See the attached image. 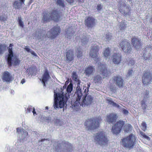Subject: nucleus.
Returning <instances> with one entry per match:
<instances>
[{"label": "nucleus", "mask_w": 152, "mask_h": 152, "mask_svg": "<svg viewBox=\"0 0 152 152\" xmlns=\"http://www.w3.org/2000/svg\"><path fill=\"white\" fill-rule=\"evenodd\" d=\"M112 36L111 35V34L108 33L106 34L105 36L106 41L109 42L112 39Z\"/></svg>", "instance_id": "37"}, {"label": "nucleus", "mask_w": 152, "mask_h": 152, "mask_svg": "<svg viewBox=\"0 0 152 152\" xmlns=\"http://www.w3.org/2000/svg\"><path fill=\"white\" fill-rule=\"evenodd\" d=\"M94 139L101 145H105L108 143V140L103 131L98 132L95 135Z\"/></svg>", "instance_id": "7"}, {"label": "nucleus", "mask_w": 152, "mask_h": 152, "mask_svg": "<svg viewBox=\"0 0 152 152\" xmlns=\"http://www.w3.org/2000/svg\"><path fill=\"white\" fill-rule=\"evenodd\" d=\"M76 54L78 58H80L82 56V52L80 50H78L76 52Z\"/></svg>", "instance_id": "43"}, {"label": "nucleus", "mask_w": 152, "mask_h": 152, "mask_svg": "<svg viewBox=\"0 0 152 152\" xmlns=\"http://www.w3.org/2000/svg\"><path fill=\"white\" fill-rule=\"evenodd\" d=\"M79 2H83L84 1V0H78Z\"/></svg>", "instance_id": "61"}, {"label": "nucleus", "mask_w": 152, "mask_h": 152, "mask_svg": "<svg viewBox=\"0 0 152 152\" xmlns=\"http://www.w3.org/2000/svg\"><path fill=\"white\" fill-rule=\"evenodd\" d=\"M80 82L79 81L78 82L76 91L74 95V96L76 99L75 103V104L81 99L83 95V91L80 86Z\"/></svg>", "instance_id": "14"}, {"label": "nucleus", "mask_w": 152, "mask_h": 152, "mask_svg": "<svg viewBox=\"0 0 152 152\" xmlns=\"http://www.w3.org/2000/svg\"><path fill=\"white\" fill-rule=\"evenodd\" d=\"M85 24L88 28H92L96 25V20L92 17H88L85 20Z\"/></svg>", "instance_id": "16"}, {"label": "nucleus", "mask_w": 152, "mask_h": 152, "mask_svg": "<svg viewBox=\"0 0 152 152\" xmlns=\"http://www.w3.org/2000/svg\"><path fill=\"white\" fill-rule=\"evenodd\" d=\"M110 89L111 91H112L113 92L114 91L116 90V88H113V87H112V86H110Z\"/></svg>", "instance_id": "50"}, {"label": "nucleus", "mask_w": 152, "mask_h": 152, "mask_svg": "<svg viewBox=\"0 0 152 152\" xmlns=\"http://www.w3.org/2000/svg\"><path fill=\"white\" fill-rule=\"evenodd\" d=\"M123 113L125 115H128L129 113L128 111L126 109H124L123 110Z\"/></svg>", "instance_id": "47"}, {"label": "nucleus", "mask_w": 152, "mask_h": 152, "mask_svg": "<svg viewBox=\"0 0 152 152\" xmlns=\"http://www.w3.org/2000/svg\"><path fill=\"white\" fill-rule=\"evenodd\" d=\"M57 9H55L49 13L45 12L43 13L42 20L44 21H49L50 20L56 21L57 19Z\"/></svg>", "instance_id": "9"}, {"label": "nucleus", "mask_w": 152, "mask_h": 152, "mask_svg": "<svg viewBox=\"0 0 152 152\" xmlns=\"http://www.w3.org/2000/svg\"><path fill=\"white\" fill-rule=\"evenodd\" d=\"M32 112L33 113V115L34 116H35L36 115H37V113H36V112L35 111L34 108L33 109V110L32 111Z\"/></svg>", "instance_id": "55"}, {"label": "nucleus", "mask_w": 152, "mask_h": 152, "mask_svg": "<svg viewBox=\"0 0 152 152\" xmlns=\"http://www.w3.org/2000/svg\"><path fill=\"white\" fill-rule=\"evenodd\" d=\"M113 80L118 86L119 87H122L123 86L124 80L121 77L118 75L114 76Z\"/></svg>", "instance_id": "20"}, {"label": "nucleus", "mask_w": 152, "mask_h": 152, "mask_svg": "<svg viewBox=\"0 0 152 152\" xmlns=\"http://www.w3.org/2000/svg\"><path fill=\"white\" fill-rule=\"evenodd\" d=\"M50 78V77L48 70H46L45 71L41 79H40V80L42 81L43 85L45 86V83H47Z\"/></svg>", "instance_id": "26"}, {"label": "nucleus", "mask_w": 152, "mask_h": 152, "mask_svg": "<svg viewBox=\"0 0 152 152\" xmlns=\"http://www.w3.org/2000/svg\"><path fill=\"white\" fill-rule=\"evenodd\" d=\"M104 76L102 77L100 75H97L94 76L93 79L94 82L96 84H100L102 83L103 79L108 76L110 72L108 71L105 67V64H102L100 63L98 66Z\"/></svg>", "instance_id": "5"}, {"label": "nucleus", "mask_w": 152, "mask_h": 152, "mask_svg": "<svg viewBox=\"0 0 152 152\" xmlns=\"http://www.w3.org/2000/svg\"><path fill=\"white\" fill-rule=\"evenodd\" d=\"M18 22L20 26L21 27H23L24 26L23 23L21 18H18Z\"/></svg>", "instance_id": "41"}, {"label": "nucleus", "mask_w": 152, "mask_h": 152, "mask_svg": "<svg viewBox=\"0 0 152 152\" xmlns=\"http://www.w3.org/2000/svg\"><path fill=\"white\" fill-rule=\"evenodd\" d=\"M119 47L122 48L124 52L130 53L132 50L131 45L130 43L126 40L121 41L119 44Z\"/></svg>", "instance_id": "10"}, {"label": "nucleus", "mask_w": 152, "mask_h": 152, "mask_svg": "<svg viewBox=\"0 0 152 152\" xmlns=\"http://www.w3.org/2000/svg\"><path fill=\"white\" fill-rule=\"evenodd\" d=\"M2 50L1 48V46L0 45V54H1L2 53Z\"/></svg>", "instance_id": "58"}, {"label": "nucleus", "mask_w": 152, "mask_h": 152, "mask_svg": "<svg viewBox=\"0 0 152 152\" xmlns=\"http://www.w3.org/2000/svg\"><path fill=\"white\" fill-rule=\"evenodd\" d=\"M73 89V85L70 83L67 86L66 89V93H65V96H66V94H68V96H69V94L71 93Z\"/></svg>", "instance_id": "29"}, {"label": "nucleus", "mask_w": 152, "mask_h": 152, "mask_svg": "<svg viewBox=\"0 0 152 152\" xmlns=\"http://www.w3.org/2000/svg\"><path fill=\"white\" fill-rule=\"evenodd\" d=\"M140 133L142 138L146 139L148 140H150V138L148 136L145 135V133L141 131L140 132Z\"/></svg>", "instance_id": "35"}, {"label": "nucleus", "mask_w": 152, "mask_h": 152, "mask_svg": "<svg viewBox=\"0 0 152 152\" xmlns=\"http://www.w3.org/2000/svg\"><path fill=\"white\" fill-rule=\"evenodd\" d=\"M136 141V137L133 134H131L121 139V144L126 148L131 149L134 146Z\"/></svg>", "instance_id": "4"}, {"label": "nucleus", "mask_w": 152, "mask_h": 152, "mask_svg": "<svg viewBox=\"0 0 152 152\" xmlns=\"http://www.w3.org/2000/svg\"><path fill=\"white\" fill-rule=\"evenodd\" d=\"M152 81V75L148 70L144 71L142 77V82L144 85H148Z\"/></svg>", "instance_id": "13"}, {"label": "nucleus", "mask_w": 152, "mask_h": 152, "mask_svg": "<svg viewBox=\"0 0 152 152\" xmlns=\"http://www.w3.org/2000/svg\"><path fill=\"white\" fill-rule=\"evenodd\" d=\"M102 8V6L101 4H99L97 5V9L98 10H101Z\"/></svg>", "instance_id": "48"}, {"label": "nucleus", "mask_w": 152, "mask_h": 152, "mask_svg": "<svg viewBox=\"0 0 152 152\" xmlns=\"http://www.w3.org/2000/svg\"><path fill=\"white\" fill-rule=\"evenodd\" d=\"M118 117L116 114L111 113L107 115L106 119L109 123H113L115 121Z\"/></svg>", "instance_id": "19"}, {"label": "nucleus", "mask_w": 152, "mask_h": 152, "mask_svg": "<svg viewBox=\"0 0 152 152\" xmlns=\"http://www.w3.org/2000/svg\"><path fill=\"white\" fill-rule=\"evenodd\" d=\"M54 98L53 104V107L54 109L56 110L57 108V92L56 90L54 91Z\"/></svg>", "instance_id": "28"}, {"label": "nucleus", "mask_w": 152, "mask_h": 152, "mask_svg": "<svg viewBox=\"0 0 152 152\" xmlns=\"http://www.w3.org/2000/svg\"><path fill=\"white\" fill-rule=\"evenodd\" d=\"M113 61L115 64H119L121 59L122 56L119 53H114L113 56Z\"/></svg>", "instance_id": "25"}, {"label": "nucleus", "mask_w": 152, "mask_h": 152, "mask_svg": "<svg viewBox=\"0 0 152 152\" xmlns=\"http://www.w3.org/2000/svg\"><path fill=\"white\" fill-rule=\"evenodd\" d=\"M88 89V88H86V87H84L83 88V90H85L83 93V97L81 99L82 101L80 102V99L76 104H75V102L74 103L75 107H79V105H80L83 107H85L86 106L90 105L92 103L94 98L91 95H88V92L89 91Z\"/></svg>", "instance_id": "1"}, {"label": "nucleus", "mask_w": 152, "mask_h": 152, "mask_svg": "<svg viewBox=\"0 0 152 152\" xmlns=\"http://www.w3.org/2000/svg\"><path fill=\"white\" fill-rule=\"evenodd\" d=\"M99 50V47L98 45L93 46L91 47L89 53L91 57L94 58L96 62L99 61V58L98 57Z\"/></svg>", "instance_id": "12"}, {"label": "nucleus", "mask_w": 152, "mask_h": 152, "mask_svg": "<svg viewBox=\"0 0 152 152\" xmlns=\"http://www.w3.org/2000/svg\"><path fill=\"white\" fill-rule=\"evenodd\" d=\"M54 1L56 2V4L57 3V0H53Z\"/></svg>", "instance_id": "62"}, {"label": "nucleus", "mask_w": 152, "mask_h": 152, "mask_svg": "<svg viewBox=\"0 0 152 152\" xmlns=\"http://www.w3.org/2000/svg\"><path fill=\"white\" fill-rule=\"evenodd\" d=\"M148 94H149V91H148L147 92H146V94H145V96H148Z\"/></svg>", "instance_id": "60"}, {"label": "nucleus", "mask_w": 152, "mask_h": 152, "mask_svg": "<svg viewBox=\"0 0 152 152\" xmlns=\"http://www.w3.org/2000/svg\"><path fill=\"white\" fill-rule=\"evenodd\" d=\"M142 129L144 131H145L147 129V125L145 122H143L141 124Z\"/></svg>", "instance_id": "38"}, {"label": "nucleus", "mask_w": 152, "mask_h": 152, "mask_svg": "<svg viewBox=\"0 0 152 152\" xmlns=\"http://www.w3.org/2000/svg\"><path fill=\"white\" fill-rule=\"evenodd\" d=\"M143 57L145 60L149 59L151 57L150 55L152 53V46H147L144 50Z\"/></svg>", "instance_id": "17"}, {"label": "nucleus", "mask_w": 152, "mask_h": 152, "mask_svg": "<svg viewBox=\"0 0 152 152\" xmlns=\"http://www.w3.org/2000/svg\"><path fill=\"white\" fill-rule=\"evenodd\" d=\"M25 80H26L25 79H23L21 81V83H22V84H23L25 82Z\"/></svg>", "instance_id": "56"}, {"label": "nucleus", "mask_w": 152, "mask_h": 152, "mask_svg": "<svg viewBox=\"0 0 152 152\" xmlns=\"http://www.w3.org/2000/svg\"><path fill=\"white\" fill-rule=\"evenodd\" d=\"M17 131L18 134L19 138L23 142L27 140L28 133L24 129L21 128H17Z\"/></svg>", "instance_id": "15"}, {"label": "nucleus", "mask_w": 152, "mask_h": 152, "mask_svg": "<svg viewBox=\"0 0 152 152\" xmlns=\"http://www.w3.org/2000/svg\"><path fill=\"white\" fill-rule=\"evenodd\" d=\"M57 121H58V122L59 121V120L58 119Z\"/></svg>", "instance_id": "64"}, {"label": "nucleus", "mask_w": 152, "mask_h": 152, "mask_svg": "<svg viewBox=\"0 0 152 152\" xmlns=\"http://www.w3.org/2000/svg\"><path fill=\"white\" fill-rule=\"evenodd\" d=\"M125 121L123 120H119L116 122L114 125L112 126L113 132L116 134H118L121 132L123 126L125 132H128L132 129V127L129 124H126L125 125Z\"/></svg>", "instance_id": "2"}, {"label": "nucleus", "mask_w": 152, "mask_h": 152, "mask_svg": "<svg viewBox=\"0 0 152 152\" xmlns=\"http://www.w3.org/2000/svg\"><path fill=\"white\" fill-rule=\"evenodd\" d=\"M60 28L59 27H58V35L59 33H60Z\"/></svg>", "instance_id": "57"}, {"label": "nucleus", "mask_w": 152, "mask_h": 152, "mask_svg": "<svg viewBox=\"0 0 152 152\" xmlns=\"http://www.w3.org/2000/svg\"><path fill=\"white\" fill-rule=\"evenodd\" d=\"M13 44H10L8 48L9 54L8 55L7 61L9 66H11L12 65H18L20 63V61L16 57H13L12 51Z\"/></svg>", "instance_id": "6"}, {"label": "nucleus", "mask_w": 152, "mask_h": 152, "mask_svg": "<svg viewBox=\"0 0 152 152\" xmlns=\"http://www.w3.org/2000/svg\"><path fill=\"white\" fill-rule=\"evenodd\" d=\"M141 106L142 107V109L144 110H145L146 109L147 105L145 103V102L142 100L141 102Z\"/></svg>", "instance_id": "42"}, {"label": "nucleus", "mask_w": 152, "mask_h": 152, "mask_svg": "<svg viewBox=\"0 0 152 152\" xmlns=\"http://www.w3.org/2000/svg\"><path fill=\"white\" fill-rule=\"evenodd\" d=\"M107 101L110 104H112L113 106H115V107H117L118 108H119L120 107V106L119 105L117 104L116 103L114 102L113 101L110 100V99H108L107 100Z\"/></svg>", "instance_id": "34"}, {"label": "nucleus", "mask_w": 152, "mask_h": 152, "mask_svg": "<svg viewBox=\"0 0 152 152\" xmlns=\"http://www.w3.org/2000/svg\"><path fill=\"white\" fill-rule=\"evenodd\" d=\"M74 59L73 51L72 50H69L66 53V60L68 63L73 61Z\"/></svg>", "instance_id": "24"}, {"label": "nucleus", "mask_w": 152, "mask_h": 152, "mask_svg": "<svg viewBox=\"0 0 152 152\" xmlns=\"http://www.w3.org/2000/svg\"><path fill=\"white\" fill-rule=\"evenodd\" d=\"M72 77L75 80H76L77 78V75L76 72H73L72 73Z\"/></svg>", "instance_id": "44"}, {"label": "nucleus", "mask_w": 152, "mask_h": 152, "mask_svg": "<svg viewBox=\"0 0 152 152\" xmlns=\"http://www.w3.org/2000/svg\"><path fill=\"white\" fill-rule=\"evenodd\" d=\"M58 4L63 7H64L65 6L64 1L62 0H58Z\"/></svg>", "instance_id": "39"}, {"label": "nucleus", "mask_w": 152, "mask_h": 152, "mask_svg": "<svg viewBox=\"0 0 152 152\" xmlns=\"http://www.w3.org/2000/svg\"><path fill=\"white\" fill-rule=\"evenodd\" d=\"M129 64H130L131 65H133L135 63L134 61L132 60V59H131L129 60Z\"/></svg>", "instance_id": "46"}, {"label": "nucleus", "mask_w": 152, "mask_h": 152, "mask_svg": "<svg viewBox=\"0 0 152 152\" xmlns=\"http://www.w3.org/2000/svg\"><path fill=\"white\" fill-rule=\"evenodd\" d=\"M0 20L5 22L6 21V19L4 16H0Z\"/></svg>", "instance_id": "45"}, {"label": "nucleus", "mask_w": 152, "mask_h": 152, "mask_svg": "<svg viewBox=\"0 0 152 152\" xmlns=\"http://www.w3.org/2000/svg\"><path fill=\"white\" fill-rule=\"evenodd\" d=\"M14 79L12 75L7 71H5L3 74L2 79L4 82L7 83H10Z\"/></svg>", "instance_id": "18"}, {"label": "nucleus", "mask_w": 152, "mask_h": 152, "mask_svg": "<svg viewBox=\"0 0 152 152\" xmlns=\"http://www.w3.org/2000/svg\"><path fill=\"white\" fill-rule=\"evenodd\" d=\"M68 2L71 4L73 3L74 2V0H66Z\"/></svg>", "instance_id": "52"}, {"label": "nucleus", "mask_w": 152, "mask_h": 152, "mask_svg": "<svg viewBox=\"0 0 152 152\" xmlns=\"http://www.w3.org/2000/svg\"><path fill=\"white\" fill-rule=\"evenodd\" d=\"M102 120L101 117L99 116L91 118L85 121L84 125L88 130L95 129L99 127Z\"/></svg>", "instance_id": "3"}, {"label": "nucleus", "mask_w": 152, "mask_h": 152, "mask_svg": "<svg viewBox=\"0 0 152 152\" xmlns=\"http://www.w3.org/2000/svg\"><path fill=\"white\" fill-rule=\"evenodd\" d=\"M41 35L40 34H38V37H37V38L38 39H43L41 37Z\"/></svg>", "instance_id": "51"}, {"label": "nucleus", "mask_w": 152, "mask_h": 152, "mask_svg": "<svg viewBox=\"0 0 152 152\" xmlns=\"http://www.w3.org/2000/svg\"><path fill=\"white\" fill-rule=\"evenodd\" d=\"M25 50H26V51L27 52L30 53L32 50L30 48H29L27 47H26L24 48Z\"/></svg>", "instance_id": "49"}, {"label": "nucleus", "mask_w": 152, "mask_h": 152, "mask_svg": "<svg viewBox=\"0 0 152 152\" xmlns=\"http://www.w3.org/2000/svg\"><path fill=\"white\" fill-rule=\"evenodd\" d=\"M118 6V9L121 13L125 16L130 15L131 8L130 7H126V4L124 2L122 1H119Z\"/></svg>", "instance_id": "8"}, {"label": "nucleus", "mask_w": 152, "mask_h": 152, "mask_svg": "<svg viewBox=\"0 0 152 152\" xmlns=\"http://www.w3.org/2000/svg\"><path fill=\"white\" fill-rule=\"evenodd\" d=\"M132 72L133 71L132 70H129L128 73L129 75H131L132 74Z\"/></svg>", "instance_id": "54"}, {"label": "nucleus", "mask_w": 152, "mask_h": 152, "mask_svg": "<svg viewBox=\"0 0 152 152\" xmlns=\"http://www.w3.org/2000/svg\"><path fill=\"white\" fill-rule=\"evenodd\" d=\"M95 71V68L93 66L89 65L86 67L84 72L86 76H89L93 75Z\"/></svg>", "instance_id": "23"}, {"label": "nucleus", "mask_w": 152, "mask_h": 152, "mask_svg": "<svg viewBox=\"0 0 152 152\" xmlns=\"http://www.w3.org/2000/svg\"><path fill=\"white\" fill-rule=\"evenodd\" d=\"M45 140V139H42L41 140H39V142H43Z\"/></svg>", "instance_id": "59"}, {"label": "nucleus", "mask_w": 152, "mask_h": 152, "mask_svg": "<svg viewBox=\"0 0 152 152\" xmlns=\"http://www.w3.org/2000/svg\"><path fill=\"white\" fill-rule=\"evenodd\" d=\"M25 0H15L13 3V7L14 8L20 9L23 4H24Z\"/></svg>", "instance_id": "27"}, {"label": "nucleus", "mask_w": 152, "mask_h": 152, "mask_svg": "<svg viewBox=\"0 0 152 152\" xmlns=\"http://www.w3.org/2000/svg\"><path fill=\"white\" fill-rule=\"evenodd\" d=\"M131 41L132 44L136 49L140 48L141 46V40L134 37L132 38Z\"/></svg>", "instance_id": "21"}, {"label": "nucleus", "mask_w": 152, "mask_h": 152, "mask_svg": "<svg viewBox=\"0 0 152 152\" xmlns=\"http://www.w3.org/2000/svg\"><path fill=\"white\" fill-rule=\"evenodd\" d=\"M88 39L87 37L86 36H85L84 35H83V36H82L81 39V42L84 44H85L87 43L88 41Z\"/></svg>", "instance_id": "33"}, {"label": "nucleus", "mask_w": 152, "mask_h": 152, "mask_svg": "<svg viewBox=\"0 0 152 152\" xmlns=\"http://www.w3.org/2000/svg\"><path fill=\"white\" fill-rule=\"evenodd\" d=\"M68 99L67 96L63 94H60V93L58 92V107L60 108H64Z\"/></svg>", "instance_id": "11"}, {"label": "nucleus", "mask_w": 152, "mask_h": 152, "mask_svg": "<svg viewBox=\"0 0 152 152\" xmlns=\"http://www.w3.org/2000/svg\"><path fill=\"white\" fill-rule=\"evenodd\" d=\"M46 36L48 38H54L57 36V28L54 27L51 29L50 31L48 32Z\"/></svg>", "instance_id": "22"}, {"label": "nucleus", "mask_w": 152, "mask_h": 152, "mask_svg": "<svg viewBox=\"0 0 152 152\" xmlns=\"http://www.w3.org/2000/svg\"><path fill=\"white\" fill-rule=\"evenodd\" d=\"M66 88V85H64L62 88H61V94H63L64 95H65V94L66 93V92H65L64 90H65Z\"/></svg>", "instance_id": "40"}, {"label": "nucleus", "mask_w": 152, "mask_h": 152, "mask_svg": "<svg viewBox=\"0 0 152 152\" xmlns=\"http://www.w3.org/2000/svg\"><path fill=\"white\" fill-rule=\"evenodd\" d=\"M34 108L33 107L31 106H28L26 110V112L27 113H30L32 111Z\"/></svg>", "instance_id": "36"}, {"label": "nucleus", "mask_w": 152, "mask_h": 152, "mask_svg": "<svg viewBox=\"0 0 152 152\" xmlns=\"http://www.w3.org/2000/svg\"><path fill=\"white\" fill-rule=\"evenodd\" d=\"M110 50L109 48L105 49L104 51L103 55L106 58H107L110 56Z\"/></svg>", "instance_id": "30"}, {"label": "nucleus", "mask_w": 152, "mask_h": 152, "mask_svg": "<svg viewBox=\"0 0 152 152\" xmlns=\"http://www.w3.org/2000/svg\"><path fill=\"white\" fill-rule=\"evenodd\" d=\"M35 71V69L34 68L31 67L27 69V71L28 74L30 75H34L35 74L34 72Z\"/></svg>", "instance_id": "31"}, {"label": "nucleus", "mask_w": 152, "mask_h": 152, "mask_svg": "<svg viewBox=\"0 0 152 152\" xmlns=\"http://www.w3.org/2000/svg\"><path fill=\"white\" fill-rule=\"evenodd\" d=\"M127 24L125 23V22L123 21L120 23L119 27L120 30H124L126 27Z\"/></svg>", "instance_id": "32"}, {"label": "nucleus", "mask_w": 152, "mask_h": 152, "mask_svg": "<svg viewBox=\"0 0 152 152\" xmlns=\"http://www.w3.org/2000/svg\"><path fill=\"white\" fill-rule=\"evenodd\" d=\"M48 107L47 106L46 107L45 110H48Z\"/></svg>", "instance_id": "63"}, {"label": "nucleus", "mask_w": 152, "mask_h": 152, "mask_svg": "<svg viewBox=\"0 0 152 152\" xmlns=\"http://www.w3.org/2000/svg\"><path fill=\"white\" fill-rule=\"evenodd\" d=\"M30 53L33 55H34V56H37V54L34 52L32 50L31 52Z\"/></svg>", "instance_id": "53"}]
</instances>
